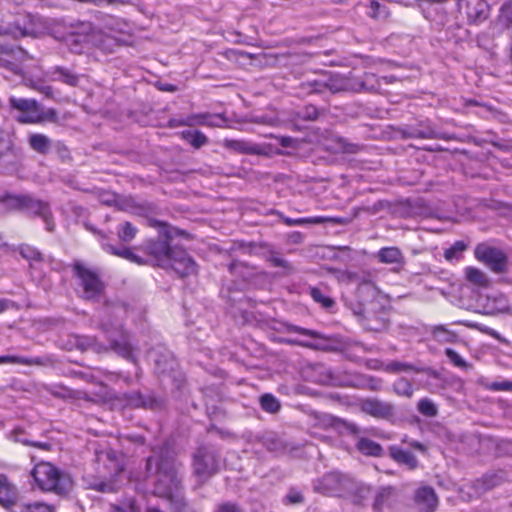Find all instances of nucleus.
<instances>
[{"instance_id":"obj_30","label":"nucleus","mask_w":512,"mask_h":512,"mask_svg":"<svg viewBox=\"0 0 512 512\" xmlns=\"http://www.w3.org/2000/svg\"><path fill=\"white\" fill-rule=\"evenodd\" d=\"M53 75H57V77H54L53 80L61 81L65 84H68L70 86H77L79 82V77L72 73L70 70L62 67H55L54 71L52 72Z\"/></svg>"},{"instance_id":"obj_52","label":"nucleus","mask_w":512,"mask_h":512,"mask_svg":"<svg viewBox=\"0 0 512 512\" xmlns=\"http://www.w3.org/2000/svg\"><path fill=\"white\" fill-rule=\"evenodd\" d=\"M103 248L113 254V255H116V256H119V257H122L124 259H127L128 256L130 255V249L129 248H121V249H117L115 248L114 246L112 245H108V244H102Z\"/></svg>"},{"instance_id":"obj_33","label":"nucleus","mask_w":512,"mask_h":512,"mask_svg":"<svg viewBox=\"0 0 512 512\" xmlns=\"http://www.w3.org/2000/svg\"><path fill=\"white\" fill-rule=\"evenodd\" d=\"M55 396L62 398H73L77 400H84L86 403L91 402L92 400L88 398L87 393L81 391H72L66 387L58 386L55 390L52 391Z\"/></svg>"},{"instance_id":"obj_7","label":"nucleus","mask_w":512,"mask_h":512,"mask_svg":"<svg viewBox=\"0 0 512 512\" xmlns=\"http://www.w3.org/2000/svg\"><path fill=\"white\" fill-rule=\"evenodd\" d=\"M73 270L80 281L79 285L83 289L82 297L86 300L98 299L105 288L99 276L80 261L74 263Z\"/></svg>"},{"instance_id":"obj_44","label":"nucleus","mask_w":512,"mask_h":512,"mask_svg":"<svg viewBox=\"0 0 512 512\" xmlns=\"http://www.w3.org/2000/svg\"><path fill=\"white\" fill-rule=\"evenodd\" d=\"M23 434L22 430L20 428H15L11 434H10V437L11 439H13L15 442H20V443H23V444H26V445H31V446H34V447H38V448H41V449H48L49 445L48 444H42V443H37V442H31L29 441L28 439L24 438V437H21V435Z\"/></svg>"},{"instance_id":"obj_5","label":"nucleus","mask_w":512,"mask_h":512,"mask_svg":"<svg viewBox=\"0 0 512 512\" xmlns=\"http://www.w3.org/2000/svg\"><path fill=\"white\" fill-rule=\"evenodd\" d=\"M375 82L376 76L371 73L365 74L362 79L331 74L324 82H316V84L325 85V89L335 94L340 92L375 91L379 88V84Z\"/></svg>"},{"instance_id":"obj_49","label":"nucleus","mask_w":512,"mask_h":512,"mask_svg":"<svg viewBox=\"0 0 512 512\" xmlns=\"http://www.w3.org/2000/svg\"><path fill=\"white\" fill-rule=\"evenodd\" d=\"M286 329L288 332H295V333H299L301 335L309 336L312 338H318V339L322 338V335L319 332L310 330V329H306V328H302L299 326L286 325Z\"/></svg>"},{"instance_id":"obj_1","label":"nucleus","mask_w":512,"mask_h":512,"mask_svg":"<svg viewBox=\"0 0 512 512\" xmlns=\"http://www.w3.org/2000/svg\"><path fill=\"white\" fill-rule=\"evenodd\" d=\"M178 468L172 459L163 451H154L146 461L147 474L156 476L154 494L170 500L173 508L184 506V499L180 494V480L177 477Z\"/></svg>"},{"instance_id":"obj_34","label":"nucleus","mask_w":512,"mask_h":512,"mask_svg":"<svg viewBox=\"0 0 512 512\" xmlns=\"http://www.w3.org/2000/svg\"><path fill=\"white\" fill-rule=\"evenodd\" d=\"M357 447L359 451L365 455L380 456L382 452V448L379 444L367 438H361L357 443Z\"/></svg>"},{"instance_id":"obj_2","label":"nucleus","mask_w":512,"mask_h":512,"mask_svg":"<svg viewBox=\"0 0 512 512\" xmlns=\"http://www.w3.org/2000/svg\"><path fill=\"white\" fill-rule=\"evenodd\" d=\"M37 487L45 492L67 494L72 488L71 478L49 462L36 464L31 471Z\"/></svg>"},{"instance_id":"obj_32","label":"nucleus","mask_w":512,"mask_h":512,"mask_svg":"<svg viewBox=\"0 0 512 512\" xmlns=\"http://www.w3.org/2000/svg\"><path fill=\"white\" fill-rule=\"evenodd\" d=\"M384 370L389 373H401V372H420L421 370L414 366L413 364L400 362V361H391L386 363L384 366Z\"/></svg>"},{"instance_id":"obj_64","label":"nucleus","mask_w":512,"mask_h":512,"mask_svg":"<svg viewBox=\"0 0 512 512\" xmlns=\"http://www.w3.org/2000/svg\"><path fill=\"white\" fill-rule=\"evenodd\" d=\"M295 143V140L291 137L283 136L280 138V144L282 147H292Z\"/></svg>"},{"instance_id":"obj_42","label":"nucleus","mask_w":512,"mask_h":512,"mask_svg":"<svg viewBox=\"0 0 512 512\" xmlns=\"http://www.w3.org/2000/svg\"><path fill=\"white\" fill-rule=\"evenodd\" d=\"M417 409L419 413L425 416H435L438 413L437 406L432 400L428 398L421 399L418 402Z\"/></svg>"},{"instance_id":"obj_21","label":"nucleus","mask_w":512,"mask_h":512,"mask_svg":"<svg viewBox=\"0 0 512 512\" xmlns=\"http://www.w3.org/2000/svg\"><path fill=\"white\" fill-rule=\"evenodd\" d=\"M223 146L228 150L241 154L256 155L261 152L259 145L246 140L225 139Z\"/></svg>"},{"instance_id":"obj_23","label":"nucleus","mask_w":512,"mask_h":512,"mask_svg":"<svg viewBox=\"0 0 512 512\" xmlns=\"http://www.w3.org/2000/svg\"><path fill=\"white\" fill-rule=\"evenodd\" d=\"M28 143L31 149L39 154H47L52 146L51 139L40 133L31 134Z\"/></svg>"},{"instance_id":"obj_17","label":"nucleus","mask_w":512,"mask_h":512,"mask_svg":"<svg viewBox=\"0 0 512 512\" xmlns=\"http://www.w3.org/2000/svg\"><path fill=\"white\" fill-rule=\"evenodd\" d=\"M313 381L322 385L342 386L346 385L340 377L333 373V371L321 364H317L312 369Z\"/></svg>"},{"instance_id":"obj_54","label":"nucleus","mask_w":512,"mask_h":512,"mask_svg":"<svg viewBox=\"0 0 512 512\" xmlns=\"http://www.w3.org/2000/svg\"><path fill=\"white\" fill-rule=\"evenodd\" d=\"M214 512H244L237 504L224 502L217 506Z\"/></svg>"},{"instance_id":"obj_59","label":"nucleus","mask_w":512,"mask_h":512,"mask_svg":"<svg viewBox=\"0 0 512 512\" xmlns=\"http://www.w3.org/2000/svg\"><path fill=\"white\" fill-rule=\"evenodd\" d=\"M191 122H187L186 118L183 119H171L169 121V126L172 128L181 127V126H188Z\"/></svg>"},{"instance_id":"obj_10","label":"nucleus","mask_w":512,"mask_h":512,"mask_svg":"<svg viewBox=\"0 0 512 512\" xmlns=\"http://www.w3.org/2000/svg\"><path fill=\"white\" fill-rule=\"evenodd\" d=\"M28 59H30L28 53L20 47L0 45L1 68L7 69L16 75H21V64Z\"/></svg>"},{"instance_id":"obj_63","label":"nucleus","mask_w":512,"mask_h":512,"mask_svg":"<svg viewBox=\"0 0 512 512\" xmlns=\"http://www.w3.org/2000/svg\"><path fill=\"white\" fill-rule=\"evenodd\" d=\"M271 262L274 266L276 267H284V268H289V263L282 259V258H279V257H273L271 259Z\"/></svg>"},{"instance_id":"obj_58","label":"nucleus","mask_w":512,"mask_h":512,"mask_svg":"<svg viewBox=\"0 0 512 512\" xmlns=\"http://www.w3.org/2000/svg\"><path fill=\"white\" fill-rule=\"evenodd\" d=\"M286 499L292 504L301 503L303 501L302 495L296 491L289 492L286 496Z\"/></svg>"},{"instance_id":"obj_53","label":"nucleus","mask_w":512,"mask_h":512,"mask_svg":"<svg viewBox=\"0 0 512 512\" xmlns=\"http://www.w3.org/2000/svg\"><path fill=\"white\" fill-rule=\"evenodd\" d=\"M487 388L494 391H512V381H499L487 385Z\"/></svg>"},{"instance_id":"obj_25","label":"nucleus","mask_w":512,"mask_h":512,"mask_svg":"<svg viewBox=\"0 0 512 512\" xmlns=\"http://www.w3.org/2000/svg\"><path fill=\"white\" fill-rule=\"evenodd\" d=\"M465 277L467 281L475 286L487 288L490 285V279L480 269L475 267L465 268Z\"/></svg>"},{"instance_id":"obj_60","label":"nucleus","mask_w":512,"mask_h":512,"mask_svg":"<svg viewBox=\"0 0 512 512\" xmlns=\"http://www.w3.org/2000/svg\"><path fill=\"white\" fill-rule=\"evenodd\" d=\"M479 330L497 340H501L500 334L490 327L485 326V327L479 328Z\"/></svg>"},{"instance_id":"obj_24","label":"nucleus","mask_w":512,"mask_h":512,"mask_svg":"<svg viewBox=\"0 0 512 512\" xmlns=\"http://www.w3.org/2000/svg\"><path fill=\"white\" fill-rule=\"evenodd\" d=\"M377 258L384 264H398L403 261V254L397 247H385L378 251Z\"/></svg>"},{"instance_id":"obj_4","label":"nucleus","mask_w":512,"mask_h":512,"mask_svg":"<svg viewBox=\"0 0 512 512\" xmlns=\"http://www.w3.org/2000/svg\"><path fill=\"white\" fill-rule=\"evenodd\" d=\"M10 105L22 112L17 121L22 124H41L58 121V113L54 108L44 110L34 99L10 98Z\"/></svg>"},{"instance_id":"obj_62","label":"nucleus","mask_w":512,"mask_h":512,"mask_svg":"<svg viewBox=\"0 0 512 512\" xmlns=\"http://www.w3.org/2000/svg\"><path fill=\"white\" fill-rule=\"evenodd\" d=\"M40 93L46 95L47 97H52L53 90L51 86L41 85V86H33Z\"/></svg>"},{"instance_id":"obj_56","label":"nucleus","mask_w":512,"mask_h":512,"mask_svg":"<svg viewBox=\"0 0 512 512\" xmlns=\"http://www.w3.org/2000/svg\"><path fill=\"white\" fill-rule=\"evenodd\" d=\"M208 118V114H194L188 116L187 122H191L188 124V126H194V125H204L206 123V119Z\"/></svg>"},{"instance_id":"obj_20","label":"nucleus","mask_w":512,"mask_h":512,"mask_svg":"<svg viewBox=\"0 0 512 512\" xmlns=\"http://www.w3.org/2000/svg\"><path fill=\"white\" fill-rule=\"evenodd\" d=\"M110 349L125 359L133 360V348L127 334L120 331L118 338H109Z\"/></svg>"},{"instance_id":"obj_36","label":"nucleus","mask_w":512,"mask_h":512,"mask_svg":"<svg viewBox=\"0 0 512 512\" xmlns=\"http://www.w3.org/2000/svg\"><path fill=\"white\" fill-rule=\"evenodd\" d=\"M14 512H54V508L46 503L34 502L29 504H20Z\"/></svg>"},{"instance_id":"obj_35","label":"nucleus","mask_w":512,"mask_h":512,"mask_svg":"<svg viewBox=\"0 0 512 512\" xmlns=\"http://www.w3.org/2000/svg\"><path fill=\"white\" fill-rule=\"evenodd\" d=\"M260 405L263 411L269 414H275L280 409L279 400L272 394H264L261 396Z\"/></svg>"},{"instance_id":"obj_45","label":"nucleus","mask_w":512,"mask_h":512,"mask_svg":"<svg viewBox=\"0 0 512 512\" xmlns=\"http://www.w3.org/2000/svg\"><path fill=\"white\" fill-rule=\"evenodd\" d=\"M393 494V488L392 487H384L381 488L374 501V509L380 510L386 500H388Z\"/></svg>"},{"instance_id":"obj_18","label":"nucleus","mask_w":512,"mask_h":512,"mask_svg":"<svg viewBox=\"0 0 512 512\" xmlns=\"http://www.w3.org/2000/svg\"><path fill=\"white\" fill-rule=\"evenodd\" d=\"M415 502L421 511L433 512L438 505V498L433 488L425 486L417 490Z\"/></svg>"},{"instance_id":"obj_51","label":"nucleus","mask_w":512,"mask_h":512,"mask_svg":"<svg viewBox=\"0 0 512 512\" xmlns=\"http://www.w3.org/2000/svg\"><path fill=\"white\" fill-rule=\"evenodd\" d=\"M12 148V142L8 134L0 131V157L9 152Z\"/></svg>"},{"instance_id":"obj_39","label":"nucleus","mask_w":512,"mask_h":512,"mask_svg":"<svg viewBox=\"0 0 512 512\" xmlns=\"http://www.w3.org/2000/svg\"><path fill=\"white\" fill-rule=\"evenodd\" d=\"M118 238L125 243L131 242L136 234H137V228L133 226L130 222H125L123 225L120 226L118 229Z\"/></svg>"},{"instance_id":"obj_46","label":"nucleus","mask_w":512,"mask_h":512,"mask_svg":"<svg viewBox=\"0 0 512 512\" xmlns=\"http://www.w3.org/2000/svg\"><path fill=\"white\" fill-rule=\"evenodd\" d=\"M334 420V426L336 427L337 430H339L341 434H356L358 432V429L355 425L342 421L341 419L338 418H335Z\"/></svg>"},{"instance_id":"obj_13","label":"nucleus","mask_w":512,"mask_h":512,"mask_svg":"<svg viewBox=\"0 0 512 512\" xmlns=\"http://www.w3.org/2000/svg\"><path fill=\"white\" fill-rule=\"evenodd\" d=\"M0 505L10 512L20 505L18 488L5 474H0Z\"/></svg>"},{"instance_id":"obj_22","label":"nucleus","mask_w":512,"mask_h":512,"mask_svg":"<svg viewBox=\"0 0 512 512\" xmlns=\"http://www.w3.org/2000/svg\"><path fill=\"white\" fill-rule=\"evenodd\" d=\"M109 512H140V507L135 497L124 496L109 505Z\"/></svg>"},{"instance_id":"obj_3","label":"nucleus","mask_w":512,"mask_h":512,"mask_svg":"<svg viewBox=\"0 0 512 512\" xmlns=\"http://www.w3.org/2000/svg\"><path fill=\"white\" fill-rule=\"evenodd\" d=\"M95 461L100 481L91 484V487L100 492H113L115 486L110 478L122 471V466L117 453L111 449L96 450Z\"/></svg>"},{"instance_id":"obj_43","label":"nucleus","mask_w":512,"mask_h":512,"mask_svg":"<svg viewBox=\"0 0 512 512\" xmlns=\"http://www.w3.org/2000/svg\"><path fill=\"white\" fill-rule=\"evenodd\" d=\"M13 363V364H25V365H40L43 362L39 358L26 359L19 356H0V364Z\"/></svg>"},{"instance_id":"obj_9","label":"nucleus","mask_w":512,"mask_h":512,"mask_svg":"<svg viewBox=\"0 0 512 512\" xmlns=\"http://www.w3.org/2000/svg\"><path fill=\"white\" fill-rule=\"evenodd\" d=\"M475 257L495 273H503L507 269V257L498 248L479 244L475 249Z\"/></svg>"},{"instance_id":"obj_37","label":"nucleus","mask_w":512,"mask_h":512,"mask_svg":"<svg viewBox=\"0 0 512 512\" xmlns=\"http://www.w3.org/2000/svg\"><path fill=\"white\" fill-rule=\"evenodd\" d=\"M393 389L397 395L410 398L413 395L414 389L412 384L405 378H399L393 384Z\"/></svg>"},{"instance_id":"obj_16","label":"nucleus","mask_w":512,"mask_h":512,"mask_svg":"<svg viewBox=\"0 0 512 512\" xmlns=\"http://www.w3.org/2000/svg\"><path fill=\"white\" fill-rule=\"evenodd\" d=\"M161 404V401L154 398L149 397L148 399H143L140 394L133 395H125L124 399H116L113 403V406L116 408H125V407H146L154 409Z\"/></svg>"},{"instance_id":"obj_41","label":"nucleus","mask_w":512,"mask_h":512,"mask_svg":"<svg viewBox=\"0 0 512 512\" xmlns=\"http://www.w3.org/2000/svg\"><path fill=\"white\" fill-rule=\"evenodd\" d=\"M310 296L312 299L321 304L324 308H331L334 305V300L326 295L317 287L310 288Z\"/></svg>"},{"instance_id":"obj_27","label":"nucleus","mask_w":512,"mask_h":512,"mask_svg":"<svg viewBox=\"0 0 512 512\" xmlns=\"http://www.w3.org/2000/svg\"><path fill=\"white\" fill-rule=\"evenodd\" d=\"M488 305L486 306L487 314H496L508 310V303L505 296L499 294L487 297Z\"/></svg>"},{"instance_id":"obj_15","label":"nucleus","mask_w":512,"mask_h":512,"mask_svg":"<svg viewBox=\"0 0 512 512\" xmlns=\"http://www.w3.org/2000/svg\"><path fill=\"white\" fill-rule=\"evenodd\" d=\"M148 254L154 257L158 266L167 267L168 260L176 248H170L167 241L158 239L149 241L145 245Z\"/></svg>"},{"instance_id":"obj_14","label":"nucleus","mask_w":512,"mask_h":512,"mask_svg":"<svg viewBox=\"0 0 512 512\" xmlns=\"http://www.w3.org/2000/svg\"><path fill=\"white\" fill-rule=\"evenodd\" d=\"M168 266L181 277L196 273V263L185 251L182 250L175 249L172 252L167 263V267Z\"/></svg>"},{"instance_id":"obj_8","label":"nucleus","mask_w":512,"mask_h":512,"mask_svg":"<svg viewBox=\"0 0 512 512\" xmlns=\"http://www.w3.org/2000/svg\"><path fill=\"white\" fill-rule=\"evenodd\" d=\"M194 472L200 478L206 479L218 471L219 457L214 448L201 446L194 455Z\"/></svg>"},{"instance_id":"obj_61","label":"nucleus","mask_w":512,"mask_h":512,"mask_svg":"<svg viewBox=\"0 0 512 512\" xmlns=\"http://www.w3.org/2000/svg\"><path fill=\"white\" fill-rule=\"evenodd\" d=\"M375 287L370 282L360 283L358 287V293L361 295L364 291L375 292Z\"/></svg>"},{"instance_id":"obj_26","label":"nucleus","mask_w":512,"mask_h":512,"mask_svg":"<svg viewBox=\"0 0 512 512\" xmlns=\"http://www.w3.org/2000/svg\"><path fill=\"white\" fill-rule=\"evenodd\" d=\"M474 6H472V2L468 3V11L467 14L470 19L474 22L482 21L488 16V6L487 3L482 0H473Z\"/></svg>"},{"instance_id":"obj_28","label":"nucleus","mask_w":512,"mask_h":512,"mask_svg":"<svg viewBox=\"0 0 512 512\" xmlns=\"http://www.w3.org/2000/svg\"><path fill=\"white\" fill-rule=\"evenodd\" d=\"M391 456L397 462L407 465L410 469H414L417 467L418 461L416 457L409 451L392 447Z\"/></svg>"},{"instance_id":"obj_38","label":"nucleus","mask_w":512,"mask_h":512,"mask_svg":"<svg viewBox=\"0 0 512 512\" xmlns=\"http://www.w3.org/2000/svg\"><path fill=\"white\" fill-rule=\"evenodd\" d=\"M466 248L467 245L463 241H456L450 248L444 251V258L447 261L458 260Z\"/></svg>"},{"instance_id":"obj_50","label":"nucleus","mask_w":512,"mask_h":512,"mask_svg":"<svg viewBox=\"0 0 512 512\" xmlns=\"http://www.w3.org/2000/svg\"><path fill=\"white\" fill-rule=\"evenodd\" d=\"M99 201L105 205H118V196L110 191H101L98 194Z\"/></svg>"},{"instance_id":"obj_12","label":"nucleus","mask_w":512,"mask_h":512,"mask_svg":"<svg viewBox=\"0 0 512 512\" xmlns=\"http://www.w3.org/2000/svg\"><path fill=\"white\" fill-rule=\"evenodd\" d=\"M11 201L15 202L19 207L26 209L27 211L38 215L46 222V229L49 232L54 230V224L50 218L49 207L42 201L35 200L29 196H20L11 198Z\"/></svg>"},{"instance_id":"obj_31","label":"nucleus","mask_w":512,"mask_h":512,"mask_svg":"<svg viewBox=\"0 0 512 512\" xmlns=\"http://www.w3.org/2000/svg\"><path fill=\"white\" fill-rule=\"evenodd\" d=\"M276 213L281 217V219L287 226H297V225H303V224H321L324 222L333 221V219L327 218V217L292 219V218L284 217L279 212H276Z\"/></svg>"},{"instance_id":"obj_19","label":"nucleus","mask_w":512,"mask_h":512,"mask_svg":"<svg viewBox=\"0 0 512 512\" xmlns=\"http://www.w3.org/2000/svg\"><path fill=\"white\" fill-rule=\"evenodd\" d=\"M362 412L371 416H389L393 412V407L389 403L381 402L376 399H367L361 402Z\"/></svg>"},{"instance_id":"obj_55","label":"nucleus","mask_w":512,"mask_h":512,"mask_svg":"<svg viewBox=\"0 0 512 512\" xmlns=\"http://www.w3.org/2000/svg\"><path fill=\"white\" fill-rule=\"evenodd\" d=\"M224 122H225V118L222 115L208 114V118L206 119V123H204V125L209 126V127H222Z\"/></svg>"},{"instance_id":"obj_11","label":"nucleus","mask_w":512,"mask_h":512,"mask_svg":"<svg viewBox=\"0 0 512 512\" xmlns=\"http://www.w3.org/2000/svg\"><path fill=\"white\" fill-rule=\"evenodd\" d=\"M353 486L351 479L337 473L331 472L324 475L315 485V489L324 493L337 495L349 491Z\"/></svg>"},{"instance_id":"obj_48","label":"nucleus","mask_w":512,"mask_h":512,"mask_svg":"<svg viewBox=\"0 0 512 512\" xmlns=\"http://www.w3.org/2000/svg\"><path fill=\"white\" fill-rule=\"evenodd\" d=\"M21 255L30 261H37V262L42 261L41 253L37 249L30 247V246L23 247L21 249Z\"/></svg>"},{"instance_id":"obj_57","label":"nucleus","mask_w":512,"mask_h":512,"mask_svg":"<svg viewBox=\"0 0 512 512\" xmlns=\"http://www.w3.org/2000/svg\"><path fill=\"white\" fill-rule=\"evenodd\" d=\"M318 117V110L315 106H307L305 108L303 118L308 120H315Z\"/></svg>"},{"instance_id":"obj_40","label":"nucleus","mask_w":512,"mask_h":512,"mask_svg":"<svg viewBox=\"0 0 512 512\" xmlns=\"http://www.w3.org/2000/svg\"><path fill=\"white\" fill-rule=\"evenodd\" d=\"M76 340H77V347L81 350H86L88 348H92L97 353L107 351V348L104 347L103 345L98 344L94 338L81 337V338H76Z\"/></svg>"},{"instance_id":"obj_29","label":"nucleus","mask_w":512,"mask_h":512,"mask_svg":"<svg viewBox=\"0 0 512 512\" xmlns=\"http://www.w3.org/2000/svg\"><path fill=\"white\" fill-rule=\"evenodd\" d=\"M182 138L194 148H200L208 143V138L200 131L186 130L181 132Z\"/></svg>"},{"instance_id":"obj_47","label":"nucleus","mask_w":512,"mask_h":512,"mask_svg":"<svg viewBox=\"0 0 512 512\" xmlns=\"http://www.w3.org/2000/svg\"><path fill=\"white\" fill-rule=\"evenodd\" d=\"M445 354L448 359L457 367L467 368L468 365L466 361L453 349L447 348L445 350Z\"/></svg>"},{"instance_id":"obj_6","label":"nucleus","mask_w":512,"mask_h":512,"mask_svg":"<svg viewBox=\"0 0 512 512\" xmlns=\"http://www.w3.org/2000/svg\"><path fill=\"white\" fill-rule=\"evenodd\" d=\"M84 42L112 51L113 47L119 44L120 39L96 30L89 22H83L75 27L74 31L67 38V43L68 45H78ZM121 42H124V40H121Z\"/></svg>"}]
</instances>
